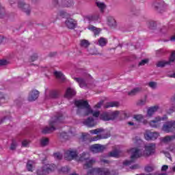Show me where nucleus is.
<instances>
[{"instance_id": "obj_1", "label": "nucleus", "mask_w": 175, "mask_h": 175, "mask_svg": "<svg viewBox=\"0 0 175 175\" xmlns=\"http://www.w3.org/2000/svg\"><path fill=\"white\" fill-rule=\"evenodd\" d=\"M75 106L78 107L79 110H82V111L84 112V116H90V114H92L93 117H94V118H88L83 121L84 125H86L87 126H95V125L98 124V120L110 121V113L103 112L99 116V111H93L91 107H90L88 102L85 100H80L75 101Z\"/></svg>"}, {"instance_id": "obj_2", "label": "nucleus", "mask_w": 175, "mask_h": 175, "mask_svg": "<svg viewBox=\"0 0 175 175\" xmlns=\"http://www.w3.org/2000/svg\"><path fill=\"white\" fill-rule=\"evenodd\" d=\"M136 148H133L130 150L131 154V159L132 161L136 159V158H140V157H150V155H154L155 154V150L157 149V146L155 144H147L144 146V150L142 149V144H143V141L142 139H137L135 142Z\"/></svg>"}, {"instance_id": "obj_3", "label": "nucleus", "mask_w": 175, "mask_h": 175, "mask_svg": "<svg viewBox=\"0 0 175 175\" xmlns=\"http://www.w3.org/2000/svg\"><path fill=\"white\" fill-rule=\"evenodd\" d=\"M88 154L83 152L79 155V152L76 149H69L66 151L64 158L66 161H77V162L85 161L84 164V169H90L92 167V165L96 162L94 159H89Z\"/></svg>"}, {"instance_id": "obj_4", "label": "nucleus", "mask_w": 175, "mask_h": 175, "mask_svg": "<svg viewBox=\"0 0 175 175\" xmlns=\"http://www.w3.org/2000/svg\"><path fill=\"white\" fill-rule=\"evenodd\" d=\"M90 133H91V135H97V136L92 138V142H98V140L110 137V132L102 128L90 130Z\"/></svg>"}, {"instance_id": "obj_5", "label": "nucleus", "mask_w": 175, "mask_h": 175, "mask_svg": "<svg viewBox=\"0 0 175 175\" xmlns=\"http://www.w3.org/2000/svg\"><path fill=\"white\" fill-rule=\"evenodd\" d=\"M62 120H64V116L62 114L59 115L57 117L52 118L49 122V127H45L42 130L43 133H51L53 131H55V126L58 122H62Z\"/></svg>"}, {"instance_id": "obj_6", "label": "nucleus", "mask_w": 175, "mask_h": 175, "mask_svg": "<svg viewBox=\"0 0 175 175\" xmlns=\"http://www.w3.org/2000/svg\"><path fill=\"white\" fill-rule=\"evenodd\" d=\"M57 166L54 164H46L43 167L37 170V175H47L50 172L55 170Z\"/></svg>"}, {"instance_id": "obj_7", "label": "nucleus", "mask_w": 175, "mask_h": 175, "mask_svg": "<svg viewBox=\"0 0 175 175\" xmlns=\"http://www.w3.org/2000/svg\"><path fill=\"white\" fill-rule=\"evenodd\" d=\"M167 120V116H164L163 117L157 116L154 120H150L148 124L152 128H159V126H161V121H166Z\"/></svg>"}, {"instance_id": "obj_8", "label": "nucleus", "mask_w": 175, "mask_h": 175, "mask_svg": "<svg viewBox=\"0 0 175 175\" xmlns=\"http://www.w3.org/2000/svg\"><path fill=\"white\" fill-rule=\"evenodd\" d=\"M161 130L165 133H170L175 131V121H168L163 124Z\"/></svg>"}, {"instance_id": "obj_9", "label": "nucleus", "mask_w": 175, "mask_h": 175, "mask_svg": "<svg viewBox=\"0 0 175 175\" xmlns=\"http://www.w3.org/2000/svg\"><path fill=\"white\" fill-rule=\"evenodd\" d=\"M87 175H110V172L107 170L92 168L88 172Z\"/></svg>"}, {"instance_id": "obj_10", "label": "nucleus", "mask_w": 175, "mask_h": 175, "mask_svg": "<svg viewBox=\"0 0 175 175\" xmlns=\"http://www.w3.org/2000/svg\"><path fill=\"white\" fill-rule=\"evenodd\" d=\"M18 8H19V9H21V10H22V12H24V13H25L26 14H31V6L29 5V4L25 3V1H19L18 3Z\"/></svg>"}, {"instance_id": "obj_11", "label": "nucleus", "mask_w": 175, "mask_h": 175, "mask_svg": "<svg viewBox=\"0 0 175 175\" xmlns=\"http://www.w3.org/2000/svg\"><path fill=\"white\" fill-rule=\"evenodd\" d=\"M64 25L68 29H75L77 27V21L73 18H68L65 21Z\"/></svg>"}, {"instance_id": "obj_12", "label": "nucleus", "mask_w": 175, "mask_h": 175, "mask_svg": "<svg viewBox=\"0 0 175 175\" xmlns=\"http://www.w3.org/2000/svg\"><path fill=\"white\" fill-rule=\"evenodd\" d=\"M144 137L146 140H157L159 137V134L157 132L146 131Z\"/></svg>"}, {"instance_id": "obj_13", "label": "nucleus", "mask_w": 175, "mask_h": 175, "mask_svg": "<svg viewBox=\"0 0 175 175\" xmlns=\"http://www.w3.org/2000/svg\"><path fill=\"white\" fill-rule=\"evenodd\" d=\"M39 98V91L33 90L29 93L28 100L29 102H33Z\"/></svg>"}, {"instance_id": "obj_14", "label": "nucleus", "mask_w": 175, "mask_h": 175, "mask_svg": "<svg viewBox=\"0 0 175 175\" xmlns=\"http://www.w3.org/2000/svg\"><path fill=\"white\" fill-rule=\"evenodd\" d=\"M133 118L135 121H137L138 122H142V124H144V125H147L148 124V120H147V117L142 114H137L134 115Z\"/></svg>"}, {"instance_id": "obj_15", "label": "nucleus", "mask_w": 175, "mask_h": 175, "mask_svg": "<svg viewBox=\"0 0 175 175\" xmlns=\"http://www.w3.org/2000/svg\"><path fill=\"white\" fill-rule=\"evenodd\" d=\"M159 109V106H154L148 108L147 110V113L145 115L146 118H151V117L153 116L156 111H158Z\"/></svg>"}, {"instance_id": "obj_16", "label": "nucleus", "mask_w": 175, "mask_h": 175, "mask_svg": "<svg viewBox=\"0 0 175 175\" xmlns=\"http://www.w3.org/2000/svg\"><path fill=\"white\" fill-rule=\"evenodd\" d=\"M105 150V146L100 144H94L90 147V150L92 152H100Z\"/></svg>"}, {"instance_id": "obj_17", "label": "nucleus", "mask_w": 175, "mask_h": 175, "mask_svg": "<svg viewBox=\"0 0 175 175\" xmlns=\"http://www.w3.org/2000/svg\"><path fill=\"white\" fill-rule=\"evenodd\" d=\"M76 95V90L72 88H67L66 94L64 95L65 98H72Z\"/></svg>"}, {"instance_id": "obj_18", "label": "nucleus", "mask_w": 175, "mask_h": 175, "mask_svg": "<svg viewBox=\"0 0 175 175\" xmlns=\"http://www.w3.org/2000/svg\"><path fill=\"white\" fill-rule=\"evenodd\" d=\"M75 81L78 83L79 87L81 88H85L87 87V83L85 82V80H84L82 78H79V77H75L74 78Z\"/></svg>"}, {"instance_id": "obj_19", "label": "nucleus", "mask_w": 175, "mask_h": 175, "mask_svg": "<svg viewBox=\"0 0 175 175\" xmlns=\"http://www.w3.org/2000/svg\"><path fill=\"white\" fill-rule=\"evenodd\" d=\"M142 89L140 87H137L132 89L130 92H128V95L130 96H135V95H137V94H140L142 92Z\"/></svg>"}, {"instance_id": "obj_20", "label": "nucleus", "mask_w": 175, "mask_h": 175, "mask_svg": "<svg viewBox=\"0 0 175 175\" xmlns=\"http://www.w3.org/2000/svg\"><path fill=\"white\" fill-rule=\"evenodd\" d=\"M107 23L109 27H116L117 25V23L116 22V19L113 16H107Z\"/></svg>"}, {"instance_id": "obj_21", "label": "nucleus", "mask_w": 175, "mask_h": 175, "mask_svg": "<svg viewBox=\"0 0 175 175\" xmlns=\"http://www.w3.org/2000/svg\"><path fill=\"white\" fill-rule=\"evenodd\" d=\"M61 3L65 8H71L73 6V0H60Z\"/></svg>"}, {"instance_id": "obj_22", "label": "nucleus", "mask_w": 175, "mask_h": 175, "mask_svg": "<svg viewBox=\"0 0 175 175\" xmlns=\"http://www.w3.org/2000/svg\"><path fill=\"white\" fill-rule=\"evenodd\" d=\"M54 75L57 79L59 80H61L62 81H64L65 80V75L61 71H55Z\"/></svg>"}, {"instance_id": "obj_23", "label": "nucleus", "mask_w": 175, "mask_h": 175, "mask_svg": "<svg viewBox=\"0 0 175 175\" xmlns=\"http://www.w3.org/2000/svg\"><path fill=\"white\" fill-rule=\"evenodd\" d=\"M120 155H121V151L119 150H114L109 154V157H112L113 158H118Z\"/></svg>"}, {"instance_id": "obj_24", "label": "nucleus", "mask_w": 175, "mask_h": 175, "mask_svg": "<svg viewBox=\"0 0 175 175\" xmlns=\"http://www.w3.org/2000/svg\"><path fill=\"white\" fill-rule=\"evenodd\" d=\"M166 65H171L169 60H162L157 64L158 68H163L164 66H166Z\"/></svg>"}, {"instance_id": "obj_25", "label": "nucleus", "mask_w": 175, "mask_h": 175, "mask_svg": "<svg viewBox=\"0 0 175 175\" xmlns=\"http://www.w3.org/2000/svg\"><path fill=\"white\" fill-rule=\"evenodd\" d=\"M96 5L101 12H104L105 9H106V4H105V3L102 1H96Z\"/></svg>"}, {"instance_id": "obj_26", "label": "nucleus", "mask_w": 175, "mask_h": 175, "mask_svg": "<svg viewBox=\"0 0 175 175\" xmlns=\"http://www.w3.org/2000/svg\"><path fill=\"white\" fill-rule=\"evenodd\" d=\"M98 46H100V47H105L106 44H107V39L101 37L99 38L98 42Z\"/></svg>"}, {"instance_id": "obj_27", "label": "nucleus", "mask_w": 175, "mask_h": 175, "mask_svg": "<svg viewBox=\"0 0 175 175\" xmlns=\"http://www.w3.org/2000/svg\"><path fill=\"white\" fill-rule=\"evenodd\" d=\"M35 167V163L32 161H29L27 163V169L28 172H33Z\"/></svg>"}, {"instance_id": "obj_28", "label": "nucleus", "mask_w": 175, "mask_h": 175, "mask_svg": "<svg viewBox=\"0 0 175 175\" xmlns=\"http://www.w3.org/2000/svg\"><path fill=\"white\" fill-rule=\"evenodd\" d=\"M119 104L117 102H109L107 103L104 107L105 109H109V107H118Z\"/></svg>"}, {"instance_id": "obj_29", "label": "nucleus", "mask_w": 175, "mask_h": 175, "mask_svg": "<svg viewBox=\"0 0 175 175\" xmlns=\"http://www.w3.org/2000/svg\"><path fill=\"white\" fill-rule=\"evenodd\" d=\"M174 139V136L171 135V136H166L164 137H162L161 139L162 143H169V142H172V140Z\"/></svg>"}, {"instance_id": "obj_30", "label": "nucleus", "mask_w": 175, "mask_h": 175, "mask_svg": "<svg viewBox=\"0 0 175 175\" xmlns=\"http://www.w3.org/2000/svg\"><path fill=\"white\" fill-rule=\"evenodd\" d=\"M120 116V111H115L111 113H109V120H116L117 117Z\"/></svg>"}, {"instance_id": "obj_31", "label": "nucleus", "mask_w": 175, "mask_h": 175, "mask_svg": "<svg viewBox=\"0 0 175 175\" xmlns=\"http://www.w3.org/2000/svg\"><path fill=\"white\" fill-rule=\"evenodd\" d=\"M88 53L89 54H91V55H99V54H100L98 52V49L94 47L89 49Z\"/></svg>"}, {"instance_id": "obj_32", "label": "nucleus", "mask_w": 175, "mask_h": 175, "mask_svg": "<svg viewBox=\"0 0 175 175\" xmlns=\"http://www.w3.org/2000/svg\"><path fill=\"white\" fill-rule=\"evenodd\" d=\"M58 16H60L62 18H65L69 17L70 14L64 10H62L58 13Z\"/></svg>"}, {"instance_id": "obj_33", "label": "nucleus", "mask_w": 175, "mask_h": 175, "mask_svg": "<svg viewBox=\"0 0 175 175\" xmlns=\"http://www.w3.org/2000/svg\"><path fill=\"white\" fill-rule=\"evenodd\" d=\"M6 102V95L0 92V106Z\"/></svg>"}, {"instance_id": "obj_34", "label": "nucleus", "mask_w": 175, "mask_h": 175, "mask_svg": "<svg viewBox=\"0 0 175 175\" xmlns=\"http://www.w3.org/2000/svg\"><path fill=\"white\" fill-rule=\"evenodd\" d=\"M154 170H155V166L154 165H148L145 167V172H147L148 173L154 172Z\"/></svg>"}, {"instance_id": "obj_35", "label": "nucleus", "mask_w": 175, "mask_h": 175, "mask_svg": "<svg viewBox=\"0 0 175 175\" xmlns=\"http://www.w3.org/2000/svg\"><path fill=\"white\" fill-rule=\"evenodd\" d=\"M174 61H175V51L172 52L168 62H170V64L172 65V64H173V62H174Z\"/></svg>"}, {"instance_id": "obj_36", "label": "nucleus", "mask_w": 175, "mask_h": 175, "mask_svg": "<svg viewBox=\"0 0 175 175\" xmlns=\"http://www.w3.org/2000/svg\"><path fill=\"white\" fill-rule=\"evenodd\" d=\"M81 46H82V47H88L90 42L87 40H81Z\"/></svg>"}, {"instance_id": "obj_37", "label": "nucleus", "mask_w": 175, "mask_h": 175, "mask_svg": "<svg viewBox=\"0 0 175 175\" xmlns=\"http://www.w3.org/2000/svg\"><path fill=\"white\" fill-rule=\"evenodd\" d=\"M40 143H41V146H47V144H49V139L44 137L41 139Z\"/></svg>"}, {"instance_id": "obj_38", "label": "nucleus", "mask_w": 175, "mask_h": 175, "mask_svg": "<svg viewBox=\"0 0 175 175\" xmlns=\"http://www.w3.org/2000/svg\"><path fill=\"white\" fill-rule=\"evenodd\" d=\"M59 170V172H62L63 173H68V172H69V170H70V168L68 166H65V167H62Z\"/></svg>"}, {"instance_id": "obj_39", "label": "nucleus", "mask_w": 175, "mask_h": 175, "mask_svg": "<svg viewBox=\"0 0 175 175\" xmlns=\"http://www.w3.org/2000/svg\"><path fill=\"white\" fill-rule=\"evenodd\" d=\"M148 86L152 88V90H155V88H157V84L156 82H149L148 83Z\"/></svg>"}, {"instance_id": "obj_40", "label": "nucleus", "mask_w": 175, "mask_h": 175, "mask_svg": "<svg viewBox=\"0 0 175 175\" xmlns=\"http://www.w3.org/2000/svg\"><path fill=\"white\" fill-rule=\"evenodd\" d=\"M146 64H148V59H142L139 63V66H144Z\"/></svg>"}, {"instance_id": "obj_41", "label": "nucleus", "mask_w": 175, "mask_h": 175, "mask_svg": "<svg viewBox=\"0 0 175 175\" xmlns=\"http://www.w3.org/2000/svg\"><path fill=\"white\" fill-rule=\"evenodd\" d=\"M146 99L139 100L137 102V106H144L146 105Z\"/></svg>"}, {"instance_id": "obj_42", "label": "nucleus", "mask_w": 175, "mask_h": 175, "mask_svg": "<svg viewBox=\"0 0 175 175\" xmlns=\"http://www.w3.org/2000/svg\"><path fill=\"white\" fill-rule=\"evenodd\" d=\"M53 157L55 159H62V154L59 152L54 153Z\"/></svg>"}, {"instance_id": "obj_43", "label": "nucleus", "mask_w": 175, "mask_h": 175, "mask_svg": "<svg viewBox=\"0 0 175 175\" xmlns=\"http://www.w3.org/2000/svg\"><path fill=\"white\" fill-rule=\"evenodd\" d=\"M8 64H9V61L8 60H5V59L0 60V66H5Z\"/></svg>"}, {"instance_id": "obj_44", "label": "nucleus", "mask_w": 175, "mask_h": 175, "mask_svg": "<svg viewBox=\"0 0 175 175\" xmlns=\"http://www.w3.org/2000/svg\"><path fill=\"white\" fill-rule=\"evenodd\" d=\"M29 145V141L27 139H25L24 141H23L22 142L23 147H28Z\"/></svg>"}, {"instance_id": "obj_45", "label": "nucleus", "mask_w": 175, "mask_h": 175, "mask_svg": "<svg viewBox=\"0 0 175 175\" xmlns=\"http://www.w3.org/2000/svg\"><path fill=\"white\" fill-rule=\"evenodd\" d=\"M38 59V55L34 54L30 57V62H33V61H36Z\"/></svg>"}, {"instance_id": "obj_46", "label": "nucleus", "mask_w": 175, "mask_h": 175, "mask_svg": "<svg viewBox=\"0 0 175 175\" xmlns=\"http://www.w3.org/2000/svg\"><path fill=\"white\" fill-rule=\"evenodd\" d=\"M169 150L171 152H173V154H175V145L174 144L170 145Z\"/></svg>"}, {"instance_id": "obj_47", "label": "nucleus", "mask_w": 175, "mask_h": 175, "mask_svg": "<svg viewBox=\"0 0 175 175\" xmlns=\"http://www.w3.org/2000/svg\"><path fill=\"white\" fill-rule=\"evenodd\" d=\"M93 32L95 36L99 35V33H100V29H98L96 27V29H94V31H93Z\"/></svg>"}, {"instance_id": "obj_48", "label": "nucleus", "mask_w": 175, "mask_h": 175, "mask_svg": "<svg viewBox=\"0 0 175 175\" xmlns=\"http://www.w3.org/2000/svg\"><path fill=\"white\" fill-rule=\"evenodd\" d=\"M16 147H17V143L16 142H12L10 146L11 150H16Z\"/></svg>"}, {"instance_id": "obj_49", "label": "nucleus", "mask_w": 175, "mask_h": 175, "mask_svg": "<svg viewBox=\"0 0 175 175\" xmlns=\"http://www.w3.org/2000/svg\"><path fill=\"white\" fill-rule=\"evenodd\" d=\"M50 96L51 98H55V96H57V92L55 91L51 92Z\"/></svg>"}, {"instance_id": "obj_50", "label": "nucleus", "mask_w": 175, "mask_h": 175, "mask_svg": "<svg viewBox=\"0 0 175 175\" xmlns=\"http://www.w3.org/2000/svg\"><path fill=\"white\" fill-rule=\"evenodd\" d=\"M175 111V106L171 107L168 111L167 113L168 114H172V113H174Z\"/></svg>"}, {"instance_id": "obj_51", "label": "nucleus", "mask_w": 175, "mask_h": 175, "mask_svg": "<svg viewBox=\"0 0 175 175\" xmlns=\"http://www.w3.org/2000/svg\"><path fill=\"white\" fill-rule=\"evenodd\" d=\"M96 27H95L94 26H92V25H89L88 27V29H89V31H92V32H94L95 31V29Z\"/></svg>"}, {"instance_id": "obj_52", "label": "nucleus", "mask_w": 175, "mask_h": 175, "mask_svg": "<svg viewBox=\"0 0 175 175\" xmlns=\"http://www.w3.org/2000/svg\"><path fill=\"white\" fill-rule=\"evenodd\" d=\"M131 163H132V161L126 160L125 161H124L123 165H124V166H129Z\"/></svg>"}, {"instance_id": "obj_53", "label": "nucleus", "mask_w": 175, "mask_h": 175, "mask_svg": "<svg viewBox=\"0 0 175 175\" xmlns=\"http://www.w3.org/2000/svg\"><path fill=\"white\" fill-rule=\"evenodd\" d=\"M102 105H103V100L100 101V102L95 106V107H96V109H99L100 107H102Z\"/></svg>"}, {"instance_id": "obj_54", "label": "nucleus", "mask_w": 175, "mask_h": 175, "mask_svg": "<svg viewBox=\"0 0 175 175\" xmlns=\"http://www.w3.org/2000/svg\"><path fill=\"white\" fill-rule=\"evenodd\" d=\"M167 169H169V167L166 165H163L161 167V171L162 172H166V170H167Z\"/></svg>"}, {"instance_id": "obj_55", "label": "nucleus", "mask_w": 175, "mask_h": 175, "mask_svg": "<svg viewBox=\"0 0 175 175\" xmlns=\"http://www.w3.org/2000/svg\"><path fill=\"white\" fill-rule=\"evenodd\" d=\"M53 5H54V6H58L59 1L58 0H53Z\"/></svg>"}, {"instance_id": "obj_56", "label": "nucleus", "mask_w": 175, "mask_h": 175, "mask_svg": "<svg viewBox=\"0 0 175 175\" xmlns=\"http://www.w3.org/2000/svg\"><path fill=\"white\" fill-rule=\"evenodd\" d=\"M159 5V6H162L163 5V2H156V3H154V6H155L156 8H158V5Z\"/></svg>"}, {"instance_id": "obj_57", "label": "nucleus", "mask_w": 175, "mask_h": 175, "mask_svg": "<svg viewBox=\"0 0 175 175\" xmlns=\"http://www.w3.org/2000/svg\"><path fill=\"white\" fill-rule=\"evenodd\" d=\"M3 13H5V8L0 5V14H3Z\"/></svg>"}, {"instance_id": "obj_58", "label": "nucleus", "mask_w": 175, "mask_h": 175, "mask_svg": "<svg viewBox=\"0 0 175 175\" xmlns=\"http://www.w3.org/2000/svg\"><path fill=\"white\" fill-rule=\"evenodd\" d=\"M171 42H175V35L172 36L171 38H170V40Z\"/></svg>"}, {"instance_id": "obj_59", "label": "nucleus", "mask_w": 175, "mask_h": 175, "mask_svg": "<svg viewBox=\"0 0 175 175\" xmlns=\"http://www.w3.org/2000/svg\"><path fill=\"white\" fill-rule=\"evenodd\" d=\"M128 124L130 125V126H135V123H133V122H129Z\"/></svg>"}, {"instance_id": "obj_60", "label": "nucleus", "mask_w": 175, "mask_h": 175, "mask_svg": "<svg viewBox=\"0 0 175 175\" xmlns=\"http://www.w3.org/2000/svg\"><path fill=\"white\" fill-rule=\"evenodd\" d=\"M86 18H88V20H94V16H86Z\"/></svg>"}, {"instance_id": "obj_61", "label": "nucleus", "mask_w": 175, "mask_h": 175, "mask_svg": "<svg viewBox=\"0 0 175 175\" xmlns=\"http://www.w3.org/2000/svg\"><path fill=\"white\" fill-rule=\"evenodd\" d=\"M62 136L63 137H64V139H68V137H66V133H63L62 134Z\"/></svg>"}, {"instance_id": "obj_62", "label": "nucleus", "mask_w": 175, "mask_h": 175, "mask_svg": "<svg viewBox=\"0 0 175 175\" xmlns=\"http://www.w3.org/2000/svg\"><path fill=\"white\" fill-rule=\"evenodd\" d=\"M5 120H6V117H4L3 119H1L0 124H2V122H3Z\"/></svg>"}, {"instance_id": "obj_63", "label": "nucleus", "mask_w": 175, "mask_h": 175, "mask_svg": "<svg viewBox=\"0 0 175 175\" xmlns=\"http://www.w3.org/2000/svg\"><path fill=\"white\" fill-rule=\"evenodd\" d=\"M137 175H155V174H137Z\"/></svg>"}, {"instance_id": "obj_64", "label": "nucleus", "mask_w": 175, "mask_h": 175, "mask_svg": "<svg viewBox=\"0 0 175 175\" xmlns=\"http://www.w3.org/2000/svg\"><path fill=\"white\" fill-rule=\"evenodd\" d=\"M169 77H172V78L175 79V73L169 75Z\"/></svg>"}]
</instances>
